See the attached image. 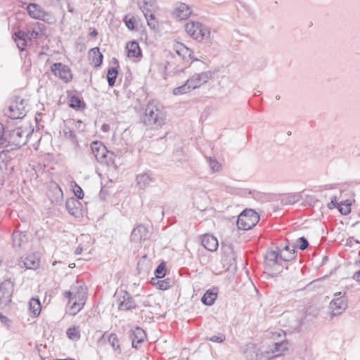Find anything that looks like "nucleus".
<instances>
[{
  "mask_svg": "<svg viewBox=\"0 0 360 360\" xmlns=\"http://www.w3.org/2000/svg\"><path fill=\"white\" fill-rule=\"evenodd\" d=\"M110 129V126L107 124H103L102 126H101V130L104 132H107Z\"/></svg>",
  "mask_w": 360,
  "mask_h": 360,
  "instance_id": "nucleus-57",
  "label": "nucleus"
},
{
  "mask_svg": "<svg viewBox=\"0 0 360 360\" xmlns=\"http://www.w3.org/2000/svg\"><path fill=\"white\" fill-rule=\"evenodd\" d=\"M69 106L73 109L79 110L84 109L86 105L79 96L73 95L70 98Z\"/></svg>",
  "mask_w": 360,
  "mask_h": 360,
  "instance_id": "nucleus-32",
  "label": "nucleus"
},
{
  "mask_svg": "<svg viewBox=\"0 0 360 360\" xmlns=\"http://www.w3.org/2000/svg\"><path fill=\"white\" fill-rule=\"evenodd\" d=\"M228 249L229 250V251L231 252V253L232 254V257H233V259H234V252L233 251V248H231V247H229Z\"/></svg>",
  "mask_w": 360,
  "mask_h": 360,
  "instance_id": "nucleus-64",
  "label": "nucleus"
},
{
  "mask_svg": "<svg viewBox=\"0 0 360 360\" xmlns=\"http://www.w3.org/2000/svg\"><path fill=\"white\" fill-rule=\"evenodd\" d=\"M150 283L159 290H167L172 286V281L169 278L164 280H158L156 278H151Z\"/></svg>",
  "mask_w": 360,
  "mask_h": 360,
  "instance_id": "nucleus-31",
  "label": "nucleus"
},
{
  "mask_svg": "<svg viewBox=\"0 0 360 360\" xmlns=\"http://www.w3.org/2000/svg\"><path fill=\"white\" fill-rule=\"evenodd\" d=\"M51 70L56 76L65 82L70 81L72 77L70 68L62 63H53Z\"/></svg>",
  "mask_w": 360,
  "mask_h": 360,
  "instance_id": "nucleus-16",
  "label": "nucleus"
},
{
  "mask_svg": "<svg viewBox=\"0 0 360 360\" xmlns=\"http://www.w3.org/2000/svg\"><path fill=\"white\" fill-rule=\"evenodd\" d=\"M297 257V250L292 249V252H281L280 259L281 260L282 264L294 259Z\"/></svg>",
  "mask_w": 360,
  "mask_h": 360,
  "instance_id": "nucleus-38",
  "label": "nucleus"
},
{
  "mask_svg": "<svg viewBox=\"0 0 360 360\" xmlns=\"http://www.w3.org/2000/svg\"><path fill=\"white\" fill-rule=\"evenodd\" d=\"M139 7L147 20L148 26L151 29H155L157 26L154 15L156 8L155 0H142L139 2Z\"/></svg>",
  "mask_w": 360,
  "mask_h": 360,
  "instance_id": "nucleus-9",
  "label": "nucleus"
},
{
  "mask_svg": "<svg viewBox=\"0 0 360 360\" xmlns=\"http://www.w3.org/2000/svg\"><path fill=\"white\" fill-rule=\"evenodd\" d=\"M352 202L347 200L344 202L338 203L337 207L339 212L343 215H347L351 212Z\"/></svg>",
  "mask_w": 360,
  "mask_h": 360,
  "instance_id": "nucleus-36",
  "label": "nucleus"
},
{
  "mask_svg": "<svg viewBox=\"0 0 360 360\" xmlns=\"http://www.w3.org/2000/svg\"><path fill=\"white\" fill-rule=\"evenodd\" d=\"M30 310L34 316L40 314L41 306L39 298H32L29 303Z\"/></svg>",
  "mask_w": 360,
  "mask_h": 360,
  "instance_id": "nucleus-33",
  "label": "nucleus"
},
{
  "mask_svg": "<svg viewBox=\"0 0 360 360\" xmlns=\"http://www.w3.org/2000/svg\"><path fill=\"white\" fill-rule=\"evenodd\" d=\"M45 25L39 22L26 26L23 30L15 32L13 38L20 51L25 50L27 42L41 38L45 35Z\"/></svg>",
  "mask_w": 360,
  "mask_h": 360,
  "instance_id": "nucleus-1",
  "label": "nucleus"
},
{
  "mask_svg": "<svg viewBox=\"0 0 360 360\" xmlns=\"http://www.w3.org/2000/svg\"><path fill=\"white\" fill-rule=\"evenodd\" d=\"M123 21L129 30H134L136 28V19L134 16L125 15Z\"/></svg>",
  "mask_w": 360,
  "mask_h": 360,
  "instance_id": "nucleus-44",
  "label": "nucleus"
},
{
  "mask_svg": "<svg viewBox=\"0 0 360 360\" xmlns=\"http://www.w3.org/2000/svg\"><path fill=\"white\" fill-rule=\"evenodd\" d=\"M82 248L78 247V248H76L75 253L76 255H80L82 253Z\"/></svg>",
  "mask_w": 360,
  "mask_h": 360,
  "instance_id": "nucleus-60",
  "label": "nucleus"
},
{
  "mask_svg": "<svg viewBox=\"0 0 360 360\" xmlns=\"http://www.w3.org/2000/svg\"><path fill=\"white\" fill-rule=\"evenodd\" d=\"M166 274V266L165 264L162 262L160 263L155 270L154 274L155 276L156 279L162 278L165 276Z\"/></svg>",
  "mask_w": 360,
  "mask_h": 360,
  "instance_id": "nucleus-46",
  "label": "nucleus"
},
{
  "mask_svg": "<svg viewBox=\"0 0 360 360\" xmlns=\"http://www.w3.org/2000/svg\"><path fill=\"white\" fill-rule=\"evenodd\" d=\"M152 179L150 172L139 174L136 176V180H152Z\"/></svg>",
  "mask_w": 360,
  "mask_h": 360,
  "instance_id": "nucleus-52",
  "label": "nucleus"
},
{
  "mask_svg": "<svg viewBox=\"0 0 360 360\" xmlns=\"http://www.w3.org/2000/svg\"><path fill=\"white\" fill-rule=\"evenodd\" d=\"M201 244L210 252L216 251L219 245L217 239L210 234H205L202 236Z\"/></svg>",
  "mask_w": 360,
  "mask_h": 360,
  "instance_id": "nucleus-25",
  "label": "nucleus"
},
{
  "mask_svg": "<svg viewBox=\"0 0 360 360\" xmlns=\"http://www.w3.org/2000/svg\"><path fill=\"white\" fill-rule=\"evenodd\" d=\"M243 352L246 360H269L271 354L267 349L262 350L252 342L248 343L243 349Z\"/></svg>",
  "mask_w": 360,
  "mask_h": 360,
  "instance_id": "nucleus-7",
  "label": "nucleus"
},
{
  "mask_svg": "<svg viewBox=\"0 0 360 360\" xmlns=\"http://www.w3.org/2000/svg\"><path fill=\"white\" fill-rule=\"evenodd\" d=\"M129 58H138L142 56L139 44L136 41L129 42L126 46Z\"/></svg>",
  "mask_w": 360,
  "mask_h": 360,
  "instance_id": "nucleus-30",
  "label": "nucleus"
},
{
  "mask_svg": "<svg viewBox=\"0 0 360 360\" xmlns=\"http://www.w3.org/2000/svg\"><path fill=\"white\" fill-rule=\"evenodd\" d=\"M81 290H78L76 293L74 294L73 298L74 302L71 306L72 309L76 310L77 311H79L83 307L85 300H86V292L84 290L82 286H80Z\"/></svg>",
  "mask_w": 360,
  "mask_h": 360,
  "instance_id": "nucleus-24",
  "label": "nucleus"
},
{
  "mask_svg": "<svg viewBox=\"0 0 360 360\" xmlns=\"http://www.w3.org/2000/svg\"><path fill=\"white\" fill-rule=\"evenodd\" d=\"M115 297L117 300L119 310L129 311L136 308L134 299L128 292L125 290L116 292Z\"/></svg>",
  "mask_w": 360,
  "mask_h": 360,
  "instance_id": "nucleus-13",
  "label": "nucleus"
},
{
  "mask_svg": "<svg viewBox=\"0 0 360 360\" xmlns=\"http://www.w3.org/2000/svg\"><path fill=\"white\" fill-rule=\"evenodd\" d=\"M13 246L20 248L25 241V235L20 232H14L12 235Z\"/></svg>",
  "mask_w": 360,
  "mask_h": 360,
  "instance_id": "nucleus-40",
  "label": "nucleus"
},
{
  "mask_svg": "<svg viewBox=\"0 0 360 360\" xmlns=\"http://www.w3.org/2000/svg\"><path fill=\"white\" fill-rule=\"evenodd\" d=\"M288 344L286 340L275 342L273 345L274 349H267L268 352L271 354V359L282 355L288 349Z\"/></svg>",
  "mask_w": 360,
  "mask_h": 360,
  "instance_id": "nucleus-27",
  "label": "nucleus"
},
{
  "mask_svg": "<svg viewBox=\"0 0 360 360\" xmlns=\"http://www.w3.org/2000/svg\"><path fill=\"white\" fill-rule=\"evenodd\" d=\"M14 289V282L8 278L0 284V307L3 308L10 304Z\"/></svg>",
  "mask_w": 360,
  "mask_h": 360,
  "instance_id": "nucleus-11",
  "label": "nucleus"
},
{
  "mask_svg": "<svg viewBox=\"0 0 360 360\" xmlns=\"http://www.w3.org/2000/svg\"><path fill=\"white\" fill-rule=\"evenodd\" d=\"M1 148L3 150L0 152V169L3 170L7 169L8 162L15 157V150L8 147Z\"/></svg>",
  "mask_w": 360,
  "mask_h": 360,
  "instance_id": "nucleus-19",
  "label": "nucleus"
},
{
  "mask_svg": "<svg viewBox=\"0 0 360 360\" xmlns=\"http://www.w3.org/2000/svg\"><path fill=\"white\" fill-rule=\"evenodd\" d=\"M197 75H198V77H199V79H200V82H201L202 84H203L207 82L208 80L212 77L213 72L211 71H207V72L198 73Z\"/></svg>",
  "mask_w": 360,
  "mask_h": 360,
  "instance_id": "nucleus-49",
  "label": "nucleus"
},
{
  "mask_svg": "<svg viewBox=\"0 0 360 360\" xmlns=\"http://www.w3.org/2000/svg\"><path fill=\"white\" fill-rule=\"evenodd\" d=\"M109 194V192L107 189V185H104V186H101V191H100V193H99V198L101 199V200H105L106 196Z\"/></svg>",
  "mask_w": 360,
  "mask_h": 360,
  "instance_id": "nucleus-53",
  "label": "nucleus"
},
{
  "mask_svg": "<svg viewBox=\"0 0 360 360\" xmlns=\"http://www.w3.org/2000/svg\"><path fill=\"white\" fill-rule=\"evenodd\" d=\"M176 53L184 60H197L193 56V51L184 44L178 42L174 45Z\"/></svg>",
  "mask_w": 360,
  "mask_h": 360,
  "instance_id": "nucleus-20",
  "label": "nucleus"
},
{
  "mask_svg": "<svg viewBox=\"0 0 360 360\" xmlns=\"http://www.w3.org/2000/svg\"><path fill=\"white\" fill-rule=\"evenodd\" d=\"M71 122H72V121H70V122H68V124H69V123H71ZM72 124H75V128H77L78 129H80V131H83L84 130V128L80 129L81 125H82V122L80 120H77L76 122L72 121Z\"/></svg>",
  "mask_w": 360,
  "mask_h": 360,
  "instance_id": "nucleus-55",
  "label": "nucleus"
},
{
  "mask_svg": "<svg viewBox=\"0 0 360 360\" xmlns=\"http://www.w3.org/2000/svg\"><path fill=\"white\" fill-rule=\"evenodd\" d=\"M63 135L65 139L69 140L75 146V148L79 146L76 134L68 123L64 124L63 128Z\"/></svg>",
  "mask_w": 360,
  "mask_h": 360,
  "instance_id": "nucleus-28",
  "label": "nucleus"
},
{
  "mask_svg": "<svg viewBox=\"0 0 360 360\" xmlns=\"http://www.w3.org/2000/svg\"><path fill=\"white\" fill-rule=\"evenodd\" d=\"M91 149L93 155L98 162L103 160L104 154L108 153V149L104 144L98 141H94L91 143Z\"/></svg>",
  "mask_w": 360,
  "mask_h": 360,
  "instance_id": "nucleus-21",
  "label": "nucleus"
},
{
  "mask_svg": "<svg viewBox=\"0 0 360 360\" xmlns=\"http://www.w3.org/2000/svg\"><path fill=\"white\" fill-rule=\"evenodd\" d=\"M89 58L91 64L95 67H100L103 63V56L100 52L98 47L92 48L89 52Z\"/></svg>",
  "mask_w": 360,
  "mask_h": 360,
  "instance_id": "nucleus-29",
  "label": "nucleus"
},
{
  "mask_svg": "<svg viewBox=\"0 0 360 360\" xmlns=\"http://www.w3.org/2000/svg\"><path fill=\"white\" fill-rule=\"evenodd\" d=\"M249 193L257 201L264 202L269 199V194L256 190H250Z\"/></svg>",
  "mask_w": 360,
  "mask_h": 360,
  "instance_id": "nucleus-37",
  "label": "nucleus"
},
{
  "mask_svg": "<svg viewBox=\"0 0 360 360\" xmlns=\"http://www.w3.org/2000/svg\"><path fill=\"white\" fill-rule=\"evenodd\" d=\"M118 75V70L117 68L111 67L108 70L107 80L108 86L113 87L115 84L116 79Z\"/></svg>",
  "mask_w": 360,
  "mask_h": 360,
  "instance_id": "nucleus-34",
  "label": "nucleus"
},
{
  "mask_svg": "<svg viewBox=\"0 0 360 360\" xmlns=\"http://www.w3.org/2000/svg\"><path fill=\"white\" fill-rule=\"evenodd\" d=\"M259 219V215L256 211L245 209L238 217L237 226L240 230H250L257 224Z\"/></svg>",
  "mask_w": 360,
  "mask_h": 360,
  "instance_id": "nucleus-5",
  "label": "nucleus"
},
{
  "mask_svg": "<svg viewBox=\"0 0 360 360\" xmlns=\"http://www.w3.org/2000/svg\"><path fill=\"white\" fill-rule=\"evenodd\" d=\"M347 307V301L345 297V292H337L334 295V298L330 302L329 309L330 316H336L342 314Z\"/></svg>",
  "mask_w": 360,
  "mask_h": 360,
  "instance_id": "nucleus-10",
  "label": "nucleus"
},
{
  "mask_svg": "<svg viewBox=\"0 0 360 360\" xmlns=\"http://www.w3.org/2000/svg\"><path fill=\"white\" fill-rule=\"evenodd\" d=\"M218 291L217 288L207 290L201 297L202 303L206 306L213 305L217 298Z\"/></svg>",
  "mask_w": 360,
  "mask_h": 360,
  "instance_id": "nucleus-26",
  "label": "nucleus"
},
{
  "mask_svg": "<svg viewBox=\"0 0 360 360\" xmlns=\"http://www.w3.org/2000/svg\"><path fill=\"white\" fill-rule=\"evenodd\" d=\"M281 250L278 247L275 249L268 250L265 255L266 268L275 267V270L278 273L283 271L280 266H282L281 260L280 259Z\"/></svg>",
  "mask_w": 360,
  "mask_h": 360,
  "instance_id": "nucleus-12",
  "label": "nucleus"
},
{
  "mask_svg": "<svg viewBox=\"0 0 360 360\" xmlns=\"http://www.w3.org/2000/svg\"><path fill=\"white\" fill-rule=\"evenodd\" d=\"M65 207L68 212L76 217L79 218L83 217L85 212V208L79 201V200L75 198H69L65 202Z\"/></svg>",
  "mask_w": 360,
  "mask_h": 360,
  "instance_id": "nucleus-15",
  "label": "nucleus"
},
{
  "mask_svg": "<svg viewBox=\"0 0 360 360\" xmlns=\"http://www.w3.org/2000/svg\"><path fill=\"white\" fill-rule=\"evenodd\" d=\"M354 279H355L356 281L360 282V270L356 271L354 274V276H353Z\"/></svg>",
  "mask_w": 360,
  "mask_h": 360,
  "instance_id": "nucleus-58",
  "label": "nucleus"
},
{
  "mask_svg": "<svg viewBox=\"0 0 360 360\" xmlns=\"http://www.w3.org/2000/svg\"><path fill=\"white\" fill-rule=\"evenodd\" d=\"M30 132L22 127H17L12 130L4 129L0 126V147L12 148L17 150L26 144Z\"/></svg>",
  "mask_w": 360,
  "mask_h": 360,
  "instance_id": "nucleus-2",
  "label": "nucleus"
},
{
  "mask_svg": "<svg viewBox=\"0 0 360 360\" xmlns=\"http://www.w3.org/2000/svg\"><path fill=\"white\" fill-rule=\"evenodd\" d=\"M129 337L131 340L132 347L135 349L141 347L142 343L146 339V332L140 327H135L129 332Z\"/></svg>",
  "mask_w": 360,
  "mask_h": 360,
  "instance_id": "nucleus-18",
  "label": "nucleus"
},
{
  "mask_svg": "<svg viewBox=\"0 0 360 360\" xmlns=\"http://www.w3.org/2000/svg\"><path fill=\"white\" fill-rule=\"evenodd\" d=\"M148 228L143 224H139L132 230L131 240L134 242L145 240L148 238Z\"/></svg>",
  "mask_w": 360,
  "mask_h": 360,
  "instance_id": "nucleus-22",
  "label": "nucleus"
},
{
  "mask_svg": "<svg viewBox=\"0 0 360 360\" xmlns=\"http://www.w3.org/2000/svg\"><path fill=\"white\" fill-rule=\"evenodd\" d=\"M108 342L111 347L116 351H118L119 353L121 352V349L119 344V340L117 336L115 333H111L108 338Z\"/></svg>",
  "mask_w": 360,
  "mask_h": 360,
  "instance_id": "nucleus-42",
  "label": "nucleus"
},
{
  "mask_svg": "<svg viewBox=\"0 0 360 360\" xmlns=\"http://www.w3.org/2000/svg\"><path fill=\"white\" fill-rule=\"evenodd\" d=\"M283 251H285V252H292V250L290 249L289 245H286L281 252H283Z\"/></svg>",
  "mask_w": 360,
  "mask_h": 360,
  "instance_id": "nucleus-61",
  "label": "nucleus"
},
{
  "mask_svg": "<svg viewBox=\"0 0 360 360\" xmlns=\"http://www.w3.org/2000/svg\"><path fill=\"white\" fill-rule=\"evenodd\" d=\"M28 15L33 19L42 20L48 24H54L56 22V17L51 12L44 9L36 3H30L26 6Z\"/></svg>",
  "mask_w": 360,
  "mask_h": 360,
  "instance_id": "nucleus-6",
  "label": "nucleus"
},
{
  "mask_svg": "<svg viewBox=\"0 0 360 360\" xmlns=\"http://www.w3.org/2000/svg\"><path fill=\"white\" fill-rule=\"evenodd\" d=\"M301 199V195L300 194H290L287 197L286 203L288 204H294Z\"/></svg>",
  "mask_w": 360,
  "mask_h": 360,
  "instance_id": "nucleus-51",
  "label": "nucleus"
},
{
  "mask_svg": "<svg viewBox=\"0 0 360 360\" xmlns=\"http://www.w3.org/2000/svg\"><path fill=\"white\" fill-rule=\"evenodd\" d=\"M117 156V154L114 151L108 150L106 154H104L103 160H101L99 162L105 164L108 166H111L115 165V158Z\"/></svg>",
  "mask_w": 360,
  "mask_h": 360,
  "instance_id": "nucleus-35",
  "label": "nucleus"
},
{
  "mask_svg": "<svg viewBox=\"0 0 360 360\" xmlns=\"http://www.w3.org/2000/svg\"><path fill=\"white\" fill-rule=\"evenodd\" d=\"M209 165L212 172L219 171V168L221 167V165L218 162V161L215 158H210L209 159Z\"/></svg>",
  "mask_w": 360,
  "mask_h": 360,
  "instance_id": "nucleus-50",
  "label": "nucleus"
},
{
  "mask_svg": "<svg viewBox=\"0 0 360 360\" xmlns=\"http://www.w3.org/2000/svg\"><path fill=\"white\" fill-rule=\"evenodd\" d=\"M308 246L309 242L307 239L305 237L302 236L297 239V245H293L292 248L295 250V248H299V249H300L301 250H304L305 249L307 248Z\"/></svg>",
  "mask_w": 360,
  "mask_h": 360,
  "instance_id": "nucleus-47",
  "label": "nucleus"
},
{
  "mask_svg": "<svg viewBox=\"0 0 360 360\" xmlns=\"http://www.w3.org/2000/svg\"><path fill=\"white\" fill-rule=\"evenodd\" d=\"M64 295L65 297H67L70 300V302H72V301L74 302V299H72L74 294L72 292L66 291V292H65Z\"/></svg>",
  "mask_w": 360,
  "mask_h": 360,
  "instance_id": "nucleus-56",
  "label": "nucleus"
},
{
  "mask_svg": "<svg viewBox=\"0 0 360 360\" xmlns=\"http://www.w3.org/2000/svg\"><path fill=\"white\" fill-rule=\"evenodd\" d=\"M18 266L27 269H36L39 266V259L34 255H30L24 259L21 258L18 261Z\"/></svg>",
  "mask_w": 360,
  "mask_h": 360,
  "instance_id": "nucleus-23",
  "label": "nucleus"
},
{
  "mask_svg": "<svg viewBox=\"0 0 360 360\" xmlns=\"http://www.w3.org/2000/svg\"><path fill=\"white\" fill-rule=\"evenodd\" d=\"M187 84L190 86L192 90L197 89L202 85V82H200V79L198 77L197 74H195L187 80Z\"/></svg>",
  "mask_w": 360,
  "mask_h": 360,
  "instance_id": "nucleus-41",
  "label": "nucleus"
},
{
  "mask_svg": "<svg viewBox=\"0 0 360 360\" xmlns=\"http://www.w3.org/2000/svg\"><path fill=\"white\" fill-rule=\"evenodd\" d=\"M98 32L96 30H94L93 31H91L89 34L90 37H96L97 35H98Z\"/></svg>",
  "mask_w": 360,
  "mask_h": 360,
  "instance_id": "nucleus-59",
  "label": "nucleus"
},
{
  "mask_svg": "<svg viewBox=\"0 0 360 360\" xmlns=\"http://www.w3.org/2000/svg\"><path fill=\"white\" fill-rule=\"evenodd\" d=\"M66 334L68 338L72 341H77L80 338L79 330L75 327L68 328Z\"/></svg>",
  "mask_w": 360,
  "mask_h": 360,
  "instance_id": "nucleus-39",
  "label": "nucleus"
},
{
  "mask_svg": "<svg viewBox=\"0 0 360 360\" xmlns=\"http://www.w3.org/2000/svg\"><path fill=\"white\" fill-rule=\"evenodd\" d=\"M142 183H143V186H145V184H146V181H137V185H138L140 188H142Z\"/></svg>",
  "mask_w": 360,
  "mask_h": 360,
  "instance_id": "nucleus-63",
  "label": "nucleus"
},
{
  "mask_svg": "<svg viewBox=\"0 0 360 360\" xmlns=\"http://www.w3.org/2000/svg\"><path fill=\"white\" fill-rule=\"evenodd\" d=\"M191 13L192 9L188 5L178 2L175 4L172 15L177 20H186Z\"/></svg>",
  "mask_w": 360,
  "mask_h": 360,
  "instance_id": "nucleus-17",
  "label": "nucleus"
},
{
  "mask_svg": "<svg viewBox=\"0 0 360 360\" xmlns=\"http://www.w3.org/2000/svg\"><path fill=\"white\" fill-rule=\"evenodd\" d=\"M166 112L163 107L154 101L149 102L145 109L143 117V124L150 129L162 127L165 120Z\"/></svg>",
  "mask_w": 360,
  "mask_h": 360,
  "instance_id": "nucleus-3",
  "label": "nucleus"
},
{
  "mask_svg": "<svg viewBox=\"0 0 360 360\" xmlns=\"http://www.w3.org/2000/svg\"><path fill=\"white\" fill-rule=\"evenodd\" d=\"M192 89H191L190 86L187 84V81L183 85L178 86L176 88H174L173 90V94L174 95H181L186 94L189 91H191Z\"/></svg>",
  "mask_w": 360,
  "mask_h": 360,
  "instance_id": "nucleus-43",
  "label": "nucleus"
},
{
  "mask_svg": "<svg viewBox=\"0 0 360 360\" xmlns=\"http://www.w3.org/2000/svg\"><path fill=\"white\" fill-rule=\"evenodd\" d=\"M186 32L198 41L208 42L210 37L209 28L199 22L191 21L185 25Z\"/></svg>",
  "mask_w": 360,
  "mask_h": 360,
  "instance_id": "nucleus-4",
  "label": "nucleus"
},
{
  "mask_svg": "<svg viewBox=\"0 0 360 360\" xmlns=\"http://www.w3.org/2000/svg\"><path fill=\"white\" fill-rule=\"evenodd\" d=\"M71 182L74 183V185H72V187L73 193L77 198L76 199H77V200L82 199L84 198V192H83L82 188L76 184V181H71Z\"/></svg>",
  "mask_w": 360,
  "mask_h": 360,
  "instance_id": "nucleus-48",
  "label": "nucleus"
},
{
  "mask_svg": "<svg viewBox=\"0 0 360 360\" xmlns=\"http://www.w3.org/2000/svg\"><path fill=\"white\" fill-rule=\"evenodd\" d=\"M338 205V203L337 202V197L334 195L331 198L330 202L328 204V207L330 210H332L335 207H337Z\"/></svg>",
  "mask_w": 360,
  "mask_h": 360,
  "instance_id": "nucleus-54",
  "label": "nucleus"
},
{
  "mask_svg": "<svg viewBox=\"0 0 360 360\" xmlns=\"http://www.w3.org/2000/svg\"><path fill=\"white\" fill-rule=\"evenodd\" d=\"M0 319L1 320V321H6L8 319L6 316H5L2 314H0Z\"/></svg>",
  "mask_w": 360,
  "mask_h": 360,
  "instance_id": "nucleus-62",
  "label": "nucleus"
},
{
  "mask_svg": "<svg viewBox=\"0 0 360 360\" xmlns=\"http://www.w3.org/2000/svg\"><path fill=\"white\" fill-rule=\"evenodd\" d=\"M26 101L19 97L15 98V101L12 102L5 112V115L12 120L23 118L27 113Z\"/></svg>",
  "mask_w": 360,
  "mask_h": 360,
  "instance_id": "nucleus-8",
  "label": "nucleus"
},
{
  "mask_svg": "<svg viewBox=\"0 0 360 360\" xmlns=\"http://www.w3.org/2000/svg\"><path fill=\"white\" fill-rule=\"evenodd\" d=\"M47 195L53 204L60 205L63 202V192L56 181H50Z\"/></svg>",
  "mask_w": 360,
  "mask_h": 360,
  "instance_id": "nucleus-14",
  "label": "nucleus"
},
{
  "mask_svg": "<svg viewBox=\"0 0 360 360\" xmlns=\"http://www.w3.org/2000/svg\"><path fill=\"white\" fill-rule=\"evenodd\" d=\"M205 340L213 342L221 343L226 340V335L222 333H218L212 336H207Z\"/></svg>",
  "mask_w": 360,
  "mask_h": 360,
  "instance_id": "nucleus-45",
  "label": "nucleus"
}]
</instances>
